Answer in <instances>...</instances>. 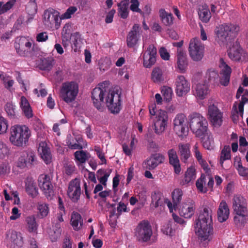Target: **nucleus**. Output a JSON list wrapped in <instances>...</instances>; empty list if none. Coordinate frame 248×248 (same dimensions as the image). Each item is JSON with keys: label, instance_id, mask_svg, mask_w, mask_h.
Returning a JSON list of instances; mask_svg holds the SVG:
<instances>
[{"label": "nucleus", "instance_id": "1", "mask_svg": "<svg viewBox=\"0 0 248 248\" xmlns=\"http://www.w3.org/2000/svg\"><path fill=\"white\" fill-rule=\"evenodd\" d=\"M212 211L204 208L196 221L195 232L199 239L205 241L212 234L213 229L212 218Z\"/></svg>", "mask_w": 248, "mask_h": 248}, {"label": "nucleus", "instance_id": "2", "mask_svg": "<svg viewBox=\"0 0 248 248\" xmlns=\"http://www.w3.org/2000/svg\"><path fill=\"white\" fill-rule=\"evenodd\" d=\"M31 131L25 125H15L10 128L9 140L14 146L23 147L28 142Z\"/></svg>", "mask_w": 248, "mask_h": 248}, {"label": "nucleus", "instance_id": "3", "mask_svg": "<svg viewBox=\"0 0 248 248\" xmlns=\"http://www.w3.org/2000/svg\"><path fill=\"white\" fill-rule=\"evenodd\" d=\"M109 82L105 81L98 84L92 92L91 98L94 107L99 111L103 112L106 109L105 106L106 97L108 96L110 91Z\"/></svg>", "mask_w": 248, "mask_h": 248}, {"label": "nucleus", "instance_id": "4", "mask_svg": "<svg viewBox=\"0 0 248 248\" xmlns=\"http://www.w3.org/2000/svg\"><path fill=\"white\" fill-rule=\"evenodd\" d=\"M239 31V27L236 25L222 24L216 29V41L220 46L224 45L235 37Z\"/></svg>", "mask_w": 248, "mask_h": 248}, {"label": "nucleus", "instance_id": "5", "mask_svg": "<svg viewBox=\"0 0 248 248\" xmlns=\"http://www.w3.org/2000/svg\"><path fill=\"white\" fill-rule=\"evenodd\" d=\"M189 128L196 137L205 135L208 131V122L202 114L193 112L188 116Z\"/></svg>", "mask_w": 248, "mask_h": 248}, {"label": "nucleus", "instance_id": "6", "mask_svg": "<svg viewBox=\"0 0 248 248\" xmlns=\"http://www.w3.org/2000/svg\"><path fill=\"white\" fill-rule=\"evenodd\" d=\"M152 235V228L148 220L140 222L135 229L134 236L136 240L140 243L149 242Z\"/></svg>", "mask_w": 248, "mask_h": 248}, {"label": "nucleus", "instance_id": "7", "mask_svg": "<svg viewBox=\"0 0 248 248\" xmlns=\"http://www.w3.org/2000/svg\"><path fill=\"white\" fill-rule=\"evenodd\" d=\"M60 12L52 8L45 10L43 15V23L48 29L58 30L61 24Z\"/></svg>", "mask_w": 248, "mask_h": 248}, {"label": "nucleus", "instance_id": "8", "mask_svg": "<svg viewBox=\"0 0 248 248\" xmlns=\"http://www.w3.org/2000/svg\"><path fill=\"white\" fill-rule=\"evenodd\" d=\"M78 93V85L76 82H65L62 83L60 94L66 103H69L75 100Z\"/></svg>", "mask_w": 248, "mask_h": 248}, {"label": "nucleus", "instance_id": "9", "mask_svg": "<svg viewBox=\"0 0 248 248\" xmlns=\"http://www.w3.org/2000/svg\"><path fill=\"white\" fill-rule=\"evenodd\" d=\"M14 46L16 53L21 57H31L32 56V42L25 37H17L14 43Z\"/></svg>", "mask_w": 248, "mask_h": 248}, {"label": "nucleus", "instance_id": "10", "mask_svg": "<svg viewBox=\"0 0 248 248\" xmlns=\"http://www.w3.org/2000/svg\"><path fill=\"white\" fill-rule=\"evenodd\" d=\"M120 94L110 90L106 97L105 104L108 109L113 114H118L121 109Z\"/></svg>", "mask_w": 248, "mask_h": 248}, {"label": "nucleus", "instance_id": "11", "mask_svg": "<svg viewBox=\"0 0 248 248\" xmlns=\"http://www.w3.org/2000/svg\"><path fill=\"white\" fill-rule=\"evenodd\" d=\"M204 47L198 38L191 39L188 47V52L191 59L194 61H201L204 55Z\"/></svg>", "mask_w": 248, "mask_h": 248}, {"label": "nucleus", "instance_id": "12", "mask_svg": "<svg viewBox=\"0 0 248 248\" xmlns=\"http://www.w3.org/2000/svg\"><path fill=\"white\" fill-rule=\"evenodd\" d=\"M228 55L232 61H246L248 60V54L240 46L239 43L236 40L228 50Z\"/></svg>", "mask_w": 248, "mask_h": 248}, {"label": "nucleus", "instance_id": "13", "mask_svg": "<svg viewBox=\"0 0 248 248\" xmlns=\"http://www.w3.org/2000/svg\"><path fill=\"white\" fill-rule=\"evenodd\" d=\"M38 184L45 196L47 199H51L54 195V190L50 176L47 174L41 175L39 177Z\"/></svg>", "mask_w": 248, "mask_h": 248}, {"label": "nucleus", "instance_id": "14", "mask_svg": "<svg viewBox=\"0 0 248 248\" xmlns=\"http://www.w3.org/2000/svg\"><path fill=\"white\" fill-rule=\"evenodd\" d=\"M209 118L215 127H220L223 122V113L214 104H211L208 107Z\"/></svg>", "mask_w": 248, "mask_h": 248}, {"label": "nucleus", "instance_id": "15", "mask_svg": "<svg viewBox=\"0 0 248 248\" xmlns=\"http://www.w3.org/2000/svg\"><path fill=\"white\" fill-rule=\"evenodd\" d=\"M67 192L68 197L73 202H78L81 193L79 179L76 178L69 182Z\"/></svg>", "mask_w": 248, "mask_h": 248}, {"label": "nucleus", "instance_id": "16", "mask_svg": "<svg viewBox=\"0 0 248 248\" xmlns=\"http://www.w3.org/2000/svg\"><path fill=\"white\" fill-rule=\"evenodd\" d=\"M175 91L179 97L186 95L190 90V83L184 76L179 75L175 80Z\"/></svg>", "mask_w": 248, "mask_h": 248}, {"label": "nucleus", "instance_id": "17", "mask_svg": "<svg viewBox=\"0 0 248 248\" xmlns=\"http://www.w3.org/2000/svg\"><path fill=\"white\" fill-rule=\"evenodd\" d=\"M157 50L154 45H150L143 55V65L146 68L151 67L156 62Z\"/></svg>", "mask_w": 248, "mask_h": 248}, {"label": "nucleus", "instance_id": "18", "mask_svg": "<svg viewBox=\"0 0 248 248\" xmlns=\"http://www.w3.org/2000/svg\"><path fill=\"white\" fill-rule=\"evenodd\" d=\"M168 115L166 111L160 109L158 110L156 120L154 123L155 132L160 135L165 130L167 124Z\"/></svg>", "mask_w": 248, "mask_h": 248}, {"label": "nucleus", "instance_id": "19", "mask_svg": "<svg viewBox=\"0 0 248 248\" xmlns=\"http://www.w3.org/2000/svg\"><path fill=\"white\" fill-rule=\"evenodd\" d=\"M219 67L221 70L220 72L221 77H219V83L224 86H227L230 82L232 69L223 58L219 60Z\"/></svg>", "mask_w": 248, "mask_h": 248}, {"label": "nucleus", "instance_id": "20", "mask_svg": "<svg viewBox=\"0 0 248 248\" xmlns=\"http://www.w3.org/2000/svg\"><path fill=\"white\" fill-rule=\"evenodd\" d=\"M186 116L182 113L176 115L173 120L174 130L179 136L186 135L188 132V128L185 124Z\"/></svg>", "mask_w": 248, "mask_h": 248}, {"label": "nucleus", "instance_id": "21", "mask_svg": "<svg viewBox=\"0 0 248 248\" xmlns=\"http://www.w3.org/2000/svg\"><path fill=\"white\" fill-rule=\"evenodd\" d=\"M167 154L169 163L173 167L174 173L179 174L181 171V168L176 151L173 148L170 149L168 151Z\"/></svg>", "mask_w": 248, "mask_h": 248}, {"label": "nucleus", "instance_id": "22", "mask_svg": "<svg viewBox=\"0 0 248 248\" xmlns=\"http://www.w3.org/2000/svg\"><path fill=\"white\" fill-rule=\"evenodd\" d=\"M232 208L234 213L248 212L246 199L241 196H235L232 199Z\"/></svg>", "mask_w": 248, "mask_h": 248}, {"label": "nucleus", "instance_id": "23", "mask_svg": "<svg viewBox=\"0 0 248 248\" xmlns=\"http://www.w3.org/2000/svg\"><path fill=\"white\" fill-rule=\"evenodd\" d=\"M165 159L164 155L160 154L152 155L149 158L147 159L145 164L146 168L149 170L155 169L159 164H162Z\"/></svg>", "mask_w": 248, "mask_h": 248}, {"label": "nucleus", "instance_id": "24", "mask_svg": "<svg viewBox=\"0 0 248 248\" xmlns=\"http://www.w3.org/2000/svg\"><path fill=\"white\" fill-rule=\"evenodd\" d=\"M195 210V205L192 201L183 202L179 208V214L186 218H190L194 215Z\"/></svg>", "mask_w": 248, "mask_h": 248}, {"label": "nucleus", "instance_id": "25", "mask_svg": "<svg viewBox=\"0 0 248 248\" xmlns=\"http://www.w3.org/2000/svg\"><path fill=\"white\" fill-rule=\"evenodd\" d=\"M140 28L139 25L134 24L129 32L126 38L127 45L129 47H133L139 39V32Z\"/></svg>", "mask_w": 248, "mask_h": 248}, {"label": "nucleus", "instance_id": "26", "mask_svg": "<svg viewBox=\"0 0 248 248\" xmlns=\"http://www.w3.org/2000/svg\"><path fill=\"white\" fill-rule=\"evenodd\" d=\"M193 88L194 95L201 100L204 99L209 92L208 85L205 81L198 83Z\"/></svg>", "mask_w": 248, "mask_h": 248}, {"label": "nucleus", "instance_id": "27", "mask_svg": "<svg viewBox=\"0 0 248 248\" xmlns=\"http://www.w3.org/2000/svg\"><path fill=\"white\" fill-rule=\"evenodd\" d=\"M230 210L226 202L222 200L219 203L217 210V218L220 222L225 221L229 217Z\"/></svg>", "mask_w": 248, "mask_h": 248}, {"label": "nucleus", "instance_id": "28", "mask_svg": "<svg viewBox=\"0 0 248 248\" xmlns=\"http://www.w3.org/2000/svg\"><path fill=\"white\" fill-rule=\"evenodd\" d=\"M38 152H40L41 158L46 164H50L52 161V155L49 148L45 142L40 143L38 147Z\"/></svg>", "mask_w": 248, "mask_h": 248}, {"label": "nucleus", "instance_id": "29", "mask_svg": "<svg viewBox=\"0 0 248 248\" xmlns=\"http://www.w3.org/2000/svg\"><path fill=\"white\" fill-rule=\"evenodd\" d=\"M177 63L178 68L181 73H185L187 66L186 54V52L181 49L177 50Z\"/></svg>", "mask_w": 248, "mask_h": 248}, {"label": "nucleus", "instance_id": "30", "mask_svg": "<svg viewBox=\"0 0 248 248\" xmlns=\"http://www.w3.org/2000/svg\"><path fill=\"white\" fill-rule=\"evenodd\" d=\"M178 152L181 161L186 163L191 156L190 146L187 143H180L178 144Z\"/></svg>", "mask_w": 248, "mask_h": 248}, {"label": "nucleus", "instance_id": "31", "mask_svg": "<svg viewBox=\"0 0 248 248\" xmlns=\"http://www.w3.org/2000/svg\"><path fill=\"white\" fill-rule=\"evenodd\" d=\"M208 83L212 85L218 84L219 81V75L217 71L214 69H209L207 70L205 75V81Z\"/></svg>", "mask_w": 248, "mask_h": 248}, {"label": "nucleus", "instance_id": "32", "mask_svg": "<svg viewBox=\"0 0 248 248\" xmlns=\"http://www.w3.org/2000/svg\"><path fill=\"white\" fill-rule=\"evenodd\" d=\"M159 15L162 23L166 26H170L173 23L174 17L170 13L167 12L165 9H161Z\"/></svg>", "mask_w": 248, "mask_h": 248}, {"label": "nucleus", "instance_id": "33", "mask_svg": "<svg viewBox=\"0 0 248 248\" xmlns=\"http://www.w3.org/2000/svg\"><path fill=\"white\" fill-rule=\"evenodd\" d=\"M20 105L26 117L28 119L32 117L33 113L31 108L25 97L23 96L21 97Z\"/></svg>", "mask_w": 248, "mask_h": 248}, {"label": "nucleus", "instance_id": "34", "mask_svg": "<svg viewBox=\"0 0 248 248\" xmlns=\"http://www.w3.org/2000/svg\"><path fill=\"white\" fill-rule=\"evenodd\" d=\"M80 138H75L71 134H68L66 140V143L68 148L72 150L82 149V146L78 143L80 141Z\"/></svg>", "mask_w": 248, "mask_h": 248}, {"label": "nucleus", "instance_id": "35", "mask_svg": "<svg viewBox=\"0 0 248 248\" xmlns=\"http://www.w3.org/2000/svg\"><path fill=\"white\" fill-rule=\"evenodd\" d=\"M129 4V2L128 0H122L117 4L119 15L120 17L123 19H126L128 16Z\"/></svg>", "mask_w": 248, "mask_h": 248}, {"label": "nucleus", "instance_id": "36", "mask_svg": "<svg viewBox=\"0 0 248 248\" xmlns=\"http://www.w3.org/2000/svg\"><path fill=\"white\" fill-rule=\"evenodd\" d=\"M71 224L75 231L80 229L83 225V221L81 215L77 212H73L71 215Z\"/></svg>", "mask_w": 248, "mask_h": 248}, {"label": "nucleus", "instance_id": "37", "mask_svg": "<svg viewBox=\"0 0 248 248\" xmlns=\"http://www.w3.org/2000/svg\"><path fill=\"white\" fill-rule=\"evenodd\" d=\"M25 189L28 194L32 198L38 195V189L36 183L31 179H27L25 184Z\"/></svg>", "mask_w": 248, "mask_h": 248}, {"label": "nucleus", "instance_id": "38", "mask_svg": "<svg viewBox=\"0 0 248 248\" xmlns=\"http://www.w3.org/2000/svg\"><path fill=\"white\" fill-rule=\"evenodd\" d=\"M13 248H20L23 244V238L20 232H12L10 236Z\"/></svg>", "mask_w": 248, "mask_h": 248}, {"label": "nucleus", "instance_id": "39", "mask_svg": "<svg viewBox=\"0 0 248 248\" xmlns=\"http://www.w3.org/2000/svg\"><path fill=\"white\" fill-rule=\"evenodd\" d=\"M235 216L233 217L234 223L238 227L244 226L248 218V212L234 213Z\"/></svg>", "mask_w": 248, "mask_h": 248}, {"label": "nucleus", "instance_id": "40", "mask_svg": "<svg viewBox=\"0 0 248 248\" xmlns=\"http://www.w3.org/2000/svg\"><path fill=\"white\" fill-rule=\"evenodd\" d=\"M25 221L28 231L30 232H36L38 228V224L34 216H30L26 218Z\"/></svg>", "mask_w": 248, "mask_h": 248}, {"label": "nucleus", "instance_id": "41", "mask_svg": "<svg viewBox=\"0 0 248 248\" xmlns=\"http://www.w3.org/2000/svg\"><path fill=\"white\" fill-rule=\"evenodd\" d=\"M201 138L203 147L208 150H211L214 148V139L212 135H208L207 132L204 136L198 137Z\"/></svg>", "mask_w": 248, "mask_h": 248}, {"label": "nucleus", "instance_id": "42", "mask_svg": "<svg viewBox=\"0 0 248 248\" xmlns=\"http://www.w3.org/2000/svg\"><path fill=\"white\" fill-rule=\"evenodd\" d=\"M206 176L204 174H202L196 182V186L199 192L206 193L208 191V188L206 186Z\"/></svg>", "mask_w": 248, "mask_h": 248}, {"label": "nucleus", "instance_id": "43", "mask_svg": "<svg viewBox=\"0 0 248 248\" xmlns=\"http://www.w3.org/2000/svg\"><path fill=\"white\" fill-rule=\"evenodd\" d=\"M151 78L155 83H159L163 82L164 79L161 69L159 67L154 68L152 72Z\"/></svg>", "mask_w": 248, "mask_h": 248}, {"label": "nucleus", "instance_id": "44", "mask_svg": "<svg viewBox=\"0 0 248 248\" xmlns=\"http://www.w3.org/2000/svg\"><path fill=\"white\" fill-rule=\"evenodd\" d=\"M195 178L196 172L195 169L193 167L188 168L185 172L184 179L181 184L182 185H186L191 181L194 180Z\"/></svg>", "mask_w": 248, "mask_h": 248}, {"label": "nucleus", "instance_id": "45", "mask_svg": "<svg viewBox=\"0 0 248 248\" xmlns=\"http://www.w3.org/2000/svg\"><path fill=\"white\" fill-rule=\"evenodd\" d=\"M172 199L173 203L174 208H177L178 204L180 202L182 199L183 192L182 189L180 188L175 189L172 192Z\"/></svg>", "mask_w": 248, "mask_h": 248}, {"label": "nucleus", "instance_id": "46", "mask_svg": "<svg viewBox=\"0 0 248 248\" xmlns=\"http://www.w3.org/2000/svg\"><path fill=\"white\" fill-rule=\"evenodd\" d=\"M231 158V148L229 146L225 145L220 153L219 164L221 167H223V163L225 160L230 159Z\"/></svg>", "mask_w": 248, "mask_h": 248}, {"label": "nucleus", "instance_id": "47", "mask_svg": "<svg viewBox=\"0 0 248 248\" xmlns=\"http://www.w3.org/2000/svg\"><path fill=\"white\" fill-rule=\"evenodd\" d=\"M200 19L205 23H207L211 17V13L208 7H203L199 12Z\"/></svg>", "mask_w": 248, "mask_h": 248}, {"label": "nucleus", "instance_id": "48", "mask_svg": "<svg viewBox=\"0 0 248 248\" xmlns=\"http://www.w3.org/2000/svg\"><path fill=\"white\" fill-rule=\"evenodd\" d=\"M53 60L51 58H46L41 59L39 64L40 68L43 70H49L53 66Z\"/></svg>", "mask_w": 248, "mask_h": 248}, {"label": "nucleus", "instance_id": "49", "mask_svg": "<svg viewBox=\"0 0 248 248\" xmlns=\"http://www.w3.org/2000/svg\"><path fill=\"white\" fill-rule=\"evenodd\" d=\"M161 92L165 101L169 102L171 100L173 91L171 87L164 86L161 88Z\"/></svg>", "mask_w": 248, "mask_h": 248}, {"label": "nucleus", "instance_id": "50", "mask_svg": "<svg viewBox=\"0 0 248 248\" xmlns=\"http://www.w3.org/2000/svg\"><path fill=\"white\" fill-rule=\"evenodd\" d=\"M16 107L12 103H7L5 106V110L11 119H15L16 117Z\"/></svg>", "mask_w": 248, "mask_h": 248}, {"label": "nucleus", "instance_id": "51", "mask_svg": "<svg viewBox=\"0 0 248 248\" xmlns=\"http://www.w3.org/2000/svg\"><path fill=\"white\" fill-rule=\"evenodd\" d=\"M72 37V47L74 51L76 52L77 50L80 47L81 38L80 35L78 32L75 33Z\"/></svg>", "mask_w": 248, "mask_h": 248}, {"label": "nucleus", "instance_id": "52", "mask_svg": "<svg viewBox=\"0 0 248 248\" xmlns=\"http://www.w3.org/2000/svg\"><path fill=\"white\" fill-rule=\"evenodd\" d=\"M16 0H10L6 3L0 1V15H1L12 8L16 3Z\"/></svg>", "mask_w": 248, "mask_h": 248}, {"label": "nucleus", "instance_id": "53", "mask_svg": "<svg viewBox=\"0 0 248 248\" xmlns=\"http://www.w3.org/2000/svg\"><path fill=\"white\" fill-rule=\"evenodd\" d=\"M37 209L41 217L47 216L49 211L48 204L45 202L38 203Z\"/></svg>", "mask_w": 248, "mask_h": 248}, {"label": "nucleus", "instance_id": "54", "mask_svg": "<svg viewBox=\"0 0 248 248\" xmlns=\"http://www.w3.org/2000/svg\"><path fill=\"white\" fill-rule=\"evenodd\" d=\"M74 156L75 159L80 163H84L88 158V154L83 150L76 151Z\"/></svg>", "mask_w": 248, "mask_h": 248}, {"label": "nucleus", "instance_id": "55", "mask_svg": "<svg viewBox=\"0 0 248 248\" xmlns=\"http://www.w3.org/2000/svg\"><path fill=\"white\" fill-rule=\"evenodd\" d=\"M26 11L31 15H33L37 13V5L36 0H30L26 8Z\"/></svg>", "mask_w": 248, "mask_h": 248}, {"label": "nucleus", "instance_id": "56", "mask_svg": "<svg viewBox=\"0 0 248 248\" xmlns=\"http://www.w3.org/2000/svg\"><path fill=\"white\" fill-rule=\"evenodd\" d=\"M78 9L75 6L69 7L65 11L64 13L60 16L61 19H65L70 18L77 11Z\"/></svg>", "mask_w": 248, "mask_h": 248}, {"label": "nucleus", "instance_id": "57", "mask_svg": "<svg viewBox=\"0 0 248 248\" xmlns=\"http://www.w3.org/2000/svg\"><path fill=\"white\" fill-rule=\"evenodd\" d=\"M8 124L7 120L0 115V135H3L7 132Z\"/></svg>", "mask_w": 248, "mask_h": 248}, {"label": "nucleus", "instance_id": "58", "mask_svg": "<svg viewBox=\"0 0 248 248\" xmlns=\"http://www.w3.org/2000/svg\"><path fill=\"white\" fill-rule=\"evenodd\" d=\"M194 155L199 163H204V160L202 158V155L199 150V144L196 143L194 145L193 149Z\"/></svg>", "mask_w": 248, "mask_h": 248}, {"label": "nucleus", "instance_id": "59", "mask_svg": "<svg viewBox=\"0 0 248 248\" xmlns=\"http://www.w3.org/2000/svg\"><path fill=\"white\" fill-rule=\"evenodd\" d=\"M131 4L130 6V10L133 12H138L142 14V12L140 9L139 8L140 3L138 0H131Z\"/></svg>", "mask_w": 248, "mask_h": 248}, {"label": "nucleus", "instance_id": "60", "mask_svg": "<svg viewBox=\"0 0 248 248\" xmlns=\"http://www.w3.org/2000/svg\"><path fill=\"white\" fill-rule=\"evenodd\" d=\"M27 163L29 168L31 167L36 163V158L35 154L32 152H29L27 154Z\"/></svg>", "mask_w": 248, "mask_h": 248}, {"label": "nucleus", "instance_id": "61", "mask_svg": "<svg viewBox=\"0 0 248 248\" xmlns=\"http://www.w3.org/2000/svg\"><path fill=\"white\" fill-rule=\"evenodd\" d=\"M170 221L163 226L162 231L166 235H172L173 234L174 230L172 229L170 224Z\"/></svg>", "mask_w": 248, "mask_h": 248}, {"label": "nucleus", "instance_id": "62", "mask_svg": "<svg viewBox=\"0 0 248 248\" xmlns=\"http://www.w3.org/2000/svg\"><path fill=\"white\" fill-rule=\"evenodd\" d=\"M161 58L164 60H169L170 58V54L165 47H161L159 50Z\"/></svg>", "mask_w": 248, "mask_h": 248}, {"label": "nucleus", "instance_id": "63", "mask_svg": "<svg viewBox=\"0 0 248 248\" xmlns=\"http://www.w3.org/2000/svg\"><path fill=\"white\" fill-rule=\"evenodd\" d=\"M48 35L46 32H42L37 34L36 39L37 42H45L48 39Z\"/></svg>", "mask_w": 248, "mask_h": 248}, {"label": "nucleus", "instance_id": "64", "mask_svg": "<svg viewBox=\"0 0 248 248\" xmlns=\"http://www.w3.org/2000/svg\"><path fill=\"white\" fill-rule=\"evenodd\" d=\"M117 210L118 212L117 217L121 214L123 212H128L127 210L126 205L124 203L122 202H120L118 204V206L117 208Z\"/></svg>", "mask_w": 248, "mask_h": 248}]
</instances>
